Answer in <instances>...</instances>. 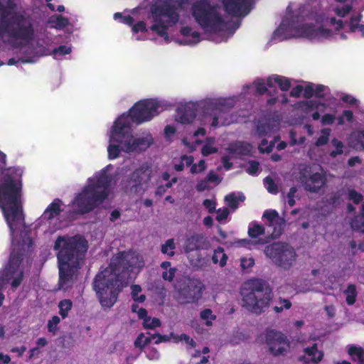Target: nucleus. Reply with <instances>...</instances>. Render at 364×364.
<instances>
[{"label": "nucleus", "mask_w": 364, "mask_h": 364, "mask_svg": "<svg viewBox=\"0 0 364 364\" xmlns=\"http://www.w3.org/2000/svg\"><path fill=\"white\" fill-rule=\"evenodd\" d=\"M143 267V261L133 252H119L112 257L108 267L95 275L92 288L103 308H111L119 294L129 284L131 273Z\"/></svg>", "instance_id": "f257e3e1"}, {"label": "nucleus", "mask_w": 364, "mask_h": 364, "mask_svg": "<svg viewBox=\"0 0 364 364\" xmlns=\"http://www.w3.org/2000/svg\"><path fill=\"white\" fill-rule=\"evenodd\" d=\"M6 155L0 150V210L11 235L24 225L22 202V176L20 167L6 168Z\"/></svg>", "instance_id": "f03ea898"}, {"label": "nucleus", "mask_w": 364, "mask_h": 364, "mask_svg": "<svg viewBox=\"0 0 364 364\" xmlns=\"http://www.w3.org/2000/svg\"><path fill=\"white\" fill-rule=\"evenodd\" d=\"M87 241L83 236H58L54 242L59 267V288L65 291L71 288L74 277L80 269L87 251Z\"/></svg>", "instance_id": "7ed1b4c3"}, {"label": "nucleus", "mask_w": 364, "mask_h": 364, "mask_svg": "<svg viewBox=\"0 0 364 364\" xmlns=\"http://www.w3.org/2000/svg\"><path fill=\"white\" fill-rule=\"evenodd\" d=\"M16 0H0V36L6 33L11 39L30 42L34 39L32 20L25 11H16Z\"/></svg>", "instance_id": "20e7f679"}, {"label": "nucleus", "mask_w": 364, "mask_h": 364, "mask_svg": "<svg viewBox=\"0 0 364 364\" xmlns=\"http://www.w3.org/2000/svg\"><path fill=\"white\" fill-rule=\"evenodd\" d=\"M242 306L247 311L261 314L272 299V291L262 279H249L240 289Z\"/></svg>", "instance_id": "39448f33"}, {"label": "nucleus", "mask_w": 364, "mask_h": 364, "mask_svg": "<svg viewBox=\"0 0 364 364\" xmlns=\"http://www.w3.org/2000/svg\"><path fill=\"white\" fill-rule=\"evenodd\" d=\"M112 177L102 172L92 183L86 186L75 197V205L81 214H87L102 204L107 198Z\"/></svg>", "instance_id": "423d86ee"}, {"label": "nucleus", "mask_w": 364, "mask_h": 364, "mask_svg": "<svg viewBox=\"0 0 364 364\" xmlns=\"http://www.w3.org/2000/svg\"><path fill=\"white\" fill-rule=\"evenodd\" d=\"M142 139H134L128 117H119L112 127L110 144L107 148L109 159L117 158L121 151H134L141 144Z\"/></svg>", "instance_id": "0eeeda50"}, {"label": "nucleus", "mask_w": 364, "mask_h": 364, "mask_svg": "<svg viewBox=\"0 0 364 364\" xmlns=\"http://www.w3.org/2000/svg\"><path fill=\"white\" fill-rule=\"evenodd\" d=\"M29 255V247L23 242L13 243L9 262L0 272V306L4 299V296L1 292V285L11 279L12 287L17 288L21 284L23 277V262H28Z\"/></svg>", "instance_id": "6e6552de"}, {"label": "nucleus", "mask_w": 364, "mask_h": 364, "mask_svg": "<svg viewBox=\"0 0 364 364\" xmlns=\"http://www.w3.org/2000/svg\"><path fill=\"white\" fill-rule=\"evenodd\" d=\"M192 15L198 24L205 31L217 33L223 30L225 20L218 10V5L210 0H197L191 8Z\"/></svg>", "instance_id": "1a4fd4ad"}, {"label": "nucleus", "mask_w": 364, "mask_h": 364, "mask_svg": "<svg viewBox=\"0 0 364 364\" xmlns=\"http://www.w3.org/2000/svg\"><path fill=\"white\" fill-rule=\"evenodd\" d=\"M186 0H162L160 4H153L151 12L153 16L154 23L151 30L159 36L168 40V26L164 24L161 17L168 19V22L175 24L178 22L179 15L178 10L181 9Z\"/></svg>", "instance_id": "9d476101"}, {"label": "nucleus", "mask_w": 364, "mask_h": 364, "mask_svg": "<svg viewBox=\"0 0 364 364\" xmlns=\"http://www.w3.org/2000/svg\"><path fill=\"white\" fill-rule=\"evenodd\" d=\"M264 252L274 264L284 269H289L296 258L294 248L282 242H274L266 246Z\"/></svg>", "instance_id": "9b49d317"}, {"label": "nucleus", "mask_w": 364, "mask_h": 364, "mask_svg": "<svg viewBox=\"0 0 364 364\" xmlns=\"http://www.w3.org/2000/svg\"><path fill=\"white\" fill-rule=\"evenodd\" d=\"M161 104L154 99H146L139 101L129 109V116L132 122L136 124L150 121L159 114Z\"/></svg>", "instance_id": "f8f14e48"}, {"label": "nucleus", "mask_w": 364, "mask_h": 364, "mask_svg": "<svg viewBox=\"0 0 364 364\" xmlns=\"http://www.w3.org/2000/svg\"><path fill=\"white\" fill-rule=\"evenodd\" d=\"M203 285L198 279H183L178 286V299L183 304L196 303L202 297Z\"/></svg>", "instance_id": "ddd939ff"}, {"label": "nucleus", "mask_w": 364, "mask_h": 364, "mask_svg": "<svg viewBox=\"0 0 364 364\" xmlns=\"http://www.w3.org/2000/svg\"><path fill=\"white\" fill-rule=\"evenodd\" d=\"M265 341L269 351L273 356L285 355L290 348L287 337L282 332L274 329H267L265 333Z\"/></svg>", "instance_id": "4468645a"}, {"label": "nucleus", "mask_w": 364, "mask_h": 364, "mask_svg": "<svg viewBox=\"0 0 364 364\" xmlns=\"http://www.w3.org/2000/svg\"><path fill=\"white\" fill-rule=\"evenodd\" d=\"M253 0H221L224 11L233 17H244L251 11Z\"/></svg>", "instance_id": "2eb2a0df"}, {"label": "nucleus", "mask_w": 364, "mask_h": 364, "mask_svg": "<svg viewBox=\"0 0 364 364\" xmlns=\"http://www.w3.org/2000/svg\"><path fill=\"white\" fill-rule=\"evenodd\" d=\"M152 171L147 166H140L132 172L129 177L127 186L131 192L137 193L141 185L147 183L151 178Z\"/></svg>", "instance_id": "dca6fc26"}, {"label": "nucleus", "mask_w": 364, "mask_h": 364, "mask_svg": "<svg viewBox=\"0 0 364 364\" xmlns=\"http://www.w3.org/2000/svg\"><path fill=\"white\" fill-rule=\"evenodd\" d=\"M262 217L267 220L265 223L266 225L272 228L270 234L272 238H277L282 235L286 221L284 218L279 216L277 210H265Z\"/></svg>", "instance_id": "f3484780"}, {"label": "nucleus", "mask_w": 364, "mask_h": 364, "mask_svg": "<svg viewBox=\"0 0 364 364\" xmlns=\"http://www.w3.org/2000/svg\"><path fill=\"white\" fill-rule=\"evenodd\" d=\"M233 107L234 103L232 101L224 100L218 103L208 105L207 111L205 113L208 114L206 117L212 119L211 126L217 127L219 124L218 119L222 117V114Z\"/></svg>", "instance_id": "a211bd4d"}, {"label": "nucleus", "mask_w": 364, "mask_h": 364, "mask_svg": "<svg viewBox=\"0 0 364 364\" xmlns=\"http://www.w3.org/2000/svg\"><path fill=\"white\" fill-rule=\"evenodd\" d=\"M301 181L306 191L309 193H317L324 187L326 178L322 173L315 172L309 176L302 174L301 176Z\"/></svg>", "instance_id": "6ab92c4d"}, {"label": "nucleus", "mask_w": 364, "mask_h": 364, "mask_svg": "<svg viewBox=\"0 0 364 364\" xmlns=\"http://www.w3.org/2000/svg\"><path fill=\"white\" fill-rule=\"evenodd\" d=\"M208 245L207 238L202 234H194L186 237L184 242V251L186 253L206 249Z\"/></svg>", "instance_id": "aec40b11"}, {"label": "nucleus", "mask_w": 364, "mask_h": 364, "mask_svg": "<svg viewBox=\"0 0 364 364\" xmlns=\"http://www.w3.org/2000/svg\"><path fill=\"white\" fill-rule=\"evenodd\" d=\"M176 121L182 124H191L196 117L195 105H185L177 108Z\"/></svg>", "instance_id": "412c9836"}, {"label": "nucleus", "mask_w": 364, "mask_h": 364, "mask_svg": "<svg viewBox=\"0 0 364 364\" xmlns=\"http://www.w3.org/2000/svg\"><path fill=\"white\" fill-rule=\"evenodd\" d=\"M304 351L306 355L311 358L310 362L314 364H318L323 359L324 353L323 351L318 350L316 343H314L311 346L306 347ZM299 360L305 363H309L305 356L299 357Z\"/></svg>", "instance_id": "4be33fe9"}, {"label": "nucleus", "mask_w": 364, "mask_h": 364, "mask_svg": "<svg viewBox=\"0 0 364 364\" xmlns=\"http://www.w3.org/2000/svg\"><path fill=\"white\" fill-rule=\"evenodd\" d=\"M267 85L270 88L277 85L282 91H287L291 87V82L284 76L272 75L267 79Z\"/></svg>", "instance_id": "5701e85b"}, {"label": "nucleus", "mask_w": 364, "mask_h": 364, "mask_svg": "<svg viewBox=\"0 0 364 364\" xmlns=\"http://www.w3.org/2000/svg\"><path fill=\"white\" fill-rule=\"evenodd\" d=\"M297 35L310 39L317 37L316 28L313 23H303L296 28Z\"/></svg>", "instance_id": "b1692460"}, {"label": "nucleus", "mask_w": 364, "mask_h": 364, "mask_svg": "<svg viewBox=\"0 0 364 364\" xmlns=\"http://www.w3.org/2000/svg\"><path fill=\"white\" fill-rule=\"evenodd\" d=\"M350 227L354 231L364 233V203L361 205L360 215H355L352 218Z\"/></svg>", "instance_id": "393cba45"}, {"label": "nucleus", "mask_w": 364, "mask_h": 364, "mask_svg": "<svg viewBox=\"0 0 364 364\" xmlns=\"http://www.w3.org/2000/svg\"><path fill=\"white\" fill-rule=\"evenodd\" d=\"M348 354L356 364H364V349L362 347L350 346L348 348Z\"/></svg>", "instance_id": "a878e982"}, {"label": "nucleus", "mask_w": 364, "mask_h": 364, "mask_svg": "<svg viewBox=\"0 0 364 364\" xmlns=\"http://www.w3.org/2000/svg\"><path fill=\"white\" fill-rule=\"evenodd\" d=\"M60 203L61 200L59 198L54 199L45 210L44 215H46L48 219H51L54 216L60 215L62 211Z\"/></svg>", "instance_id": "bb28decb"}, {"label": "nucleus", "mask_w": 364, "mask_h": 364, "mask_svg": "<svg viewBox=\"0 0 364 364\" xmlns=\"http://www.w3.org/2000/svg\"><path fill=\"white\" fill-rule=\"evenodd\" d=\"M346 302L351 306L355 304L357 299L356 287L354 284H348L347 288L344 290Z\"/></svg>", "instance_id": "cd10ccee"}, {"label": "nucleus", "mask_w": 364, "mask_h": 364, "mask_svg": "<svg viewBox=\"0 0 364 364\" xmlns=\"http://www.w3.org/2000/svg\"><path fill=\"white\" fill-rule=\"evenodd\" d=\"M228 256L224 253V250L221 247H218L214 251V254L212 257L213 263H219L220 267H224L226 264Z\"/></svg>", "instance_id": "c85d7f7f"}, {"label": "nucleus", "mask_w": 364, "mask_h": 364, "mask_svg": "<svg viewBox=\"0 0 364 364\" xmlns=\"http://www.w3.org/2000/svg\"><path fill=\"white\" fill-rule=\"evenodd\" d=\"M58 307L60 309L59 314L63 319H65L68 317V312L73 307V301L70 299H64L63 300L60 301Z\"/></svg>", "instance_id": "c756f323"}, {"label": "nucleus", "mask_w": 364, "mask_h": 364, "mask_svg": "<svg viewBox=\"0 0 364 364\" xmlns=\"http://www.w3.org/2000/svg\"><path fill=\"white\" fill-rule=\"evenodd\" d=\"M265 232L264 228L257 223H253L248 228L247 234L252 238H256L259 235H263Z\"/></svg>", "instance_id": "7c9ffc66"}, {"label": "nucleus", "mask_w": 364, "mask_h": 364, "mask_svg": "<svg viewBox=\"0 0 364 364\" xmlns=\"http://www.w3.org/2000/svg\"><path fill=\"white\" fill-rule=\"evenodd\" d=\"M176 245L173 238H170L165 242L161 247V252L163 254L168 255L169 257H173Z\"/></svg>", "instance_id": "2f4dec72"}, {"label": "nucleus", "mask_w": 364, "mask_h": 364, "mask_svg": "<svg viewBox=\"0 0 364 364\" xmlns=\"http://www.w3.org/2000/svg\"><path fill=\"white\" fill-rule=\"evenodd\" d=\"M132 298L133 301L142 303L146 301V296L144 294L138 295L141 291V288L139 284H132L131 286Z\"/></svg>", "instance_id": "473e14b6"}, {"label": "nucleus", "mask_w": 364, "mask_h": 364, "mask_svg": "<svg viewBox=\"0 0 364 364\" xmlns=\"http://www.w3.org/2000/svg\"><path fill=\"white\" fill-rule=\"evenodd\" d=\"M200 317L202 320L205 321V324L210 326L212 324V321L216 319V316L213 314V311L210 309H205L200 313Z\"/></svg>", "instance_id": "72a5a7b5"}, {"label": "nucleus", "mask_w": 364, "mask_h": 364, "mask_svg": "<svg viewBox=\"0 0 364 364\" xmlns=\"http://www.w3.org/2000/svg\"><path fill=\"white\" fill-rule=\"evenodd\" d=\"M161 323L159 318L149 316L148 318L145 319V321H142V326H144L145 329H155L159 327Z\"/></svg>", "instance_id": "f704fd0d"}, {"label": "nucleus", "mask_w": 364, "mask_h": 364, "mask_svg": "<svg viewBox=\"0 0 364 364\" xmlns=\"http://www.w3.org/2000/svg\"><path fill=\"white\" fill-rule=\"evenodd\" d=\"M331 144L336 148V149L330 152L331 157H336L343 153V143L342 141L333 138L331 141Z\"/></svg>", "instance_id": "c9c22d12"}, {"label": "nucleus", "mask_w": 364, "mask_h": 364, "mask_svg": "<svg viewBox=\"0 0 364 364\" xmlns=\"http://www.w3.org/2000/svg\"><path fill=\"white\" fill-rule=\"evenodd\" d=\"M329 129H323L322 135H320L315 141L316 146H322L328 144L329 141Z\"/></svg>", "instance_id": "e433bc0d"}, {"label": "nucleus", "mask_w": 364, "mask_h": 364, "mask_svg": "<svg viewBox=\"0 0 364 364\" xmlns=\"http://www.w3.org/2000/svg\"><path fill=\"white\" fill-rule=\"evenodd\" d=\"M60 322V319L58 316H54L50 320L48 321L47 328L48 331L53 334L57 333L58 330V325Z\"/></svg>", "instance_id": "4c0bfd02"}, {"label": "nucleus", "mask_w": 364, "mask_h": 364, "mask_svg": "<svg viewBox=\"0 0 364 364\" xmlns=\"http://www.w3.org/2000/svg\"><path fill=\"white\" fill-rule=\"evenodd\" d=\"M71 53V47L65 45H61L58 47L54 48L52 50V53L54 56L65 55Z\"/></svg>", "instance_id": "58836bf2"}, {"label": "nucleus", "mask_w": 364, "mask_h": 364, "mask_svg": "<svg viewBox=\"0 0 364 364\" xmlns=\"http://www.w3.org/2000/svg\"><path fill=\"white\" fill-rule=\"evenodd\" d=\"M352 9L353 7L350 4H346L345 6H343L342 7L336 8L334 11L338 16L341 18H345L347 15L350 14Z\"/></svg>", "instance_id": "ea45409f"}, {"label": "nucleus", "mask_w": 364, "mask_h": 364, "mask_svg": "<svg viewBox=\"0 0 364 364\" xmlns=\"http://www.w3.org/2000/svg\"><path fill=\"white\" fill-rule=\"evenodd\" d=\"M264 183L267 184V191L271 194H277L278 193V186L270 176H266L264 179Z\"/></svg>", "instance_id": "a19ab883"}, {"label": "nucleus", "mask_w": 364, "mask_h": 364, "mask_svg": "<svg viewBox=\"0 0 364 364\" xmlns=\"http://www.w3.org/2000/svg\"><path fill=\"white\" fill-rule=\"evenodd\" d=\"M255 87H256V92L257 94H259V95H262L265 93H267L268 95H272L273 94L271 92V91H269L268 89H267V84L262 82V81H259V82H255Z\"/></svg>", "instance_id": "79ce46f5"}, {"label": "nucleus", "mask_w": 364, "mask_h": 364, "mask_svg": "<svg viewBox=\"0 0 364 364\" xmlns=\"http://www.w3.org/2000/svg\"><path fill=\"white\" fill-rule=\"evenodd\" d=\"M281 306H274L273 310L276 313H281L284 309H289L291 306V303L288 299H279Z\"/></svg>", "instance_id": "37998d69"}, {"label": "nucleus", "mask_w": 364, "mask_h": 364, "mask_svg": "<svg viewBox=\"0 0 364 364\" xmlns=\"http://www.w3.org/2000/svg\"><path fill=\"white\" fill-rule=\"evenodd\" d=\"M225 200L228 203L230 208L236 209L238 207V200L235 193H229L225 197Z\"/></svg>", "instance_id": "c03bdc74"}, {"label": "nucleus", "mask_w": 364, "mask_h": 364, "mask_svg": "<svg viewBox=\"0 0 364 364\" xmlns=\"http://www.w3.org/2000/svg\"><path fill=\"white\" fill-rule=\"evenodd\" d=\"M362 18V15L358 14L357 16H353L349 21V27L350 31L352 33H354L357 30V27L359 25Z\"/></svg>", "instance_id": "a18cd8bd"}, {"label": "nucleus", "mask_w": 364, "mask_h": 364, "mask_svg": "<svg viewBox=\"0 0 364 364\" xmlns=\"http://www.w3.org/2000/svg\"><path fill=\"white\" fill-rule=\"evenodd\" d=\"M274 144L272 143L268 144L266 139H263L259 144L258 149L261 153H269L273 149Z\"/></svg>", "instance_id": "49530a36"}, {"label": "nucleus", "mask_w": 364, "mask_h": 364, "mask_svg": "<svg viewBox=\"0 0 364 364\" xmlns=\"http://www.w3.org/2000/svg\"><path fill=\"white\" fill-rule=\"evenodd\" d=\"M259 168V163L257 161H249V167L247 169V173L250 175L255 176L256 175Z\"/></svg>", "instance_id": "de8ad7c7"}, {"label": "nucleus", "mask_w": 364, "mask_h": 364, "mask_svg": "<svg viewBox=\"0 0 364 364\" xmlns=\"http://www.w3.org/2000/svg\"><path fill=\"white\" fill-rule=\"evenodd\" d=\"M176 268H169L167 271H164L161 274V278L169 282H173L176 273Z\"/></svg>", "instance_id": "09e8293b"}, {"label": "nucleus", "mask_w": 364, "mask_h": 364, "mask_svg": "<svg viewBox=\"0 0 364 364\" xmlns=\"http://www.w3.org/2000/svg\"><path fill=\"white\" fill-rule=\"evenodd\" d=\"M348 198L352 200L355 204H358L363 200V196L361 193H358L355 190H350L348 192Z\"/></svg>", "instance_id": "8fccbe9b"}, {"label": "nucleus", "mask_w": 364, "mask_h": 364, "mask_svg": "<svg viewBox=\"0 0 364 364\" xmlns=\"http://www.w3.org/2000/svg\"><path fill=\"white\" fill-rule=\"evenodd\" d=\"M144 338V333H140L137 336V337L135 339L134 343L135 348H139L141 351H143L146 347V345L144 344V342L143 341Z\"/></svg>", "instance_id": "3c124183"}, {"label": "nucleus", "mask_w": 364, "mask_h": 364, "mask_svg": "<svg viewBox=\"0 0 364 364\" xmlns=\"http://www.w3.org/2000/svg\"><path fill=\"white\" fill-rule=\"evenodd\" d=\"M327 88L326 85H323V84H318L314 87V95L318 99H323L325 97L324 91Z\"/></svg>", "instance_id": "603ef678"}, {"label": "nucleus", "mask_w": 364, "mask_h": 364, "mask_svg": "<svg viewBox=\"0 0 364 364\" xmlns=\"http://www.w3.org/2000/svg\"><path fill=\"white\" fill-rule=\"evenodd\" d=\"M145 353L146 354V357L149 360H156L159 358V353L156 350V348L154 347H148L145 350Z\"/></svg>", "instance_id": "864d4df0"}, {"label": "nucleus", "mask_w": 364, "mask_h": 364, "mask_svg": "<svg viewBox=\"0 0 364 364\" xmlns=\"http://www.w3.org/2000/svg\"><path fill=\"white\" fill-rule=\"evenodd\" d=\"M132 31L134 33H137L139 32H146L147 28L146 23L144 21H137L132 25Z\"/></svg>", "instance_id": "5fc2aeb1"}, {"label": "nucleus", "mask_w": 364, "mask_h": 364, "mask_svg": "<svg viewBox=\"0 0 364 364\" xmlns=\"http://www.w3.org/2000/svg\"><path fill=\"white\" fill-rule=\"evenodd\" d=\"M296 192L297 188L295 186H292L287 193V203L290 207H293L295 205L294 196Z\"/></svg>", "instance_id": "6e6d98bb"}, {"label": "nucleus", "mask_w": 364, "mask_h": 364, "mask_svg": "<svg viewBox=\"0 0 364 364\" xmlns=\"http://www.w3.org/2000/svg\"><path fill=\"white\" fill-rule=\"evenodd\" d=\"M317 37H326L328 38L331 36L332 31L331 29L326 28L323 26H320L316 28Z\"/></svg>", "instance_id": "4d7b16f0"}, {"label": "nucleus", "mask_w": 364, "mask_h": 364, "mask_svg": "<svg viewBox=\"0 0 364 364\" xmlns=\"http://www.w3.org/2000/svg\"><path fill=\"white\" fill-rule=\"evenodd\" d=\"M304 97L306 99H310L314 96V85L313 83H310L305 86L304 88Z\"/></svg>", "instance_id": "13d9d810"}, {"label": "nucleus", "mask_w": 364, "mask_h": 364, "mask_svg": "<svg viewBox=\"0 0 364 364\" xmlns=\"http://www.w3.org/2000/svg\"><path fill=\"white\" fill-rule=\"evenodd\" d=\"M255 264V261L253 257L242 258L241 259V267L243 269H247L252 267Z\"/></svg>", "instance_id": "bf43d9fd"}, {"label": "nucleus", "mask_w": 364, "mask_h": 364, "mask_svg": "<svg viewBox=\"0 0 364 364\" xmlns=\"http://www.w3.org/2000/svg\"><path fill=\"white\" fill-rule=\"evenodd\" d=\"M203 206L209 211L213 213L215 211V203L210 199H204L203 201Z\"/></svg>", "instance_id": "052dcab7"}, {"label": "nucleus", "mask_w": 364, "mask_h": 364, "mask_svg": "<svg viewBox=\"0 0 364 364\" xmlns=\"http://www.w3.org/2000/svg\"><path fill=\"white\" fill-rule=\"evenodd\" d=\"M218 149L216 148L213 147L209 144H205L201 149V154L203 156H206L209 154L216 153Z\"/></svg>", "instance_id": "680f3d73"}, {"label": "nucleus", "mask_w": 364, "mask_h": 364, "mask_svg": "<svg viewBox=\"0 0 364 364\" xmlns=\"http://www.w3.org/2000/svg\"><path fill=\"white\" fill-rule=\"evenodd\" d=\"M335 119L334 115L331 114H325L321 117V123L323 125H331Z\"/></svg>", "instance_id": "e2e57ef3"}, {"label": "nucleus", "mask_w": 364, "mask_h": 364, "mask_svg": "<svg viewBox=\"0 0 364 364\" xmlns=\"http://www.w3.org/2000/svg\"><path fill=\"white\" fill-rule=\"evenodd\" d=\"M205 178L208 182H216L218 183L220 182L219 176L213 171L208 172Z\"/></svg>", "instance_id": "0e129e2a"}, {"label": "nucleus", "mask_w": 364, "mask_h": 364, "mask_svg": "<svg viewBox=\"0 0 364 364\" xmlns=\"http://www.w3.org/2000/svg\"><path fill=\"white\" fill-rule=\"evenodd\" d=\"M304 90V87L302 85H296L294 86L290 91V96L292 97H299L301 96V94Z\"/></svg>", "instance_id": "69168bd1"}, {"label": "nucleus", "mask_w": 364, "mask_h": 364, "mask_svg": "<svg viewBox=\"0 0 364 364\" xmlns=\"http://www.w3.org/2000/svg\"><path fill=\"white\" fill-rule=\"evenodd\" d=\"M196 191L200 193L203 192L205 190H208V181H206V179L204 178V179L198 181V183L196 184Z\"/></svg>", "instance_id": "338daca9"}, {"label": "nucleus", "mask_w": 364, "mask_h": 364, "mask_svg": "<svg viewBox=\"0 0 364 364\" xmlns=\"http://www.w3.org/2000/svg\"><path fill=\"white\" fill-rule=\"evenodd\" d=\"M228 214L229 211L227 208H225L223 210H218V214L216 215V219L218 221H222L227 218Z\"/></svg>", "instance_id": "774afa93"}]
</instances>
